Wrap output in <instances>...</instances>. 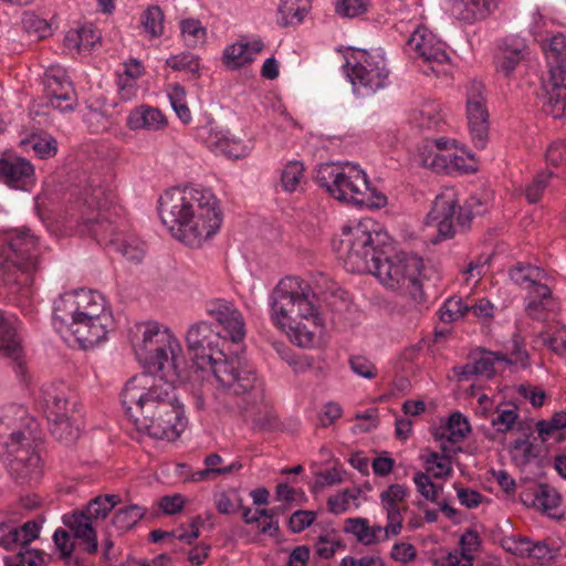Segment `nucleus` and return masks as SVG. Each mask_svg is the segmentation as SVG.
I'll use <instances>...</instances> for the list:
<instances>
[{
  "label": "nucleus",
  "instance_id": "c9c22d12",
  "mask_svg": "<svg viewBox=\"0 0 566 566\" xmlns=\"http://www.w3.org/2000/svg\"><path fill=\"white\" fill-rule=\"evenodd\" d=\"M342 170L343 166L333 163L322 164L316 169L314 179L319 187L324 188L331 195V190H334V187L338 182Z\"/></svg>",
  "mask_w": 566,
  "mask_h": 566
},
{
  "label": "nucleus",
  "instance_id": "c03bdc74",
  "mask_svg": "<svg viewBox=\"0 0 566 566\" xmlns=\"http://www.w3.org/2000/svg\"><path fill=\"white\" fill-rule=\"evenodd\" d=\"M413 482L417 486L419 493L428 501L438 503V494L439 491L442 490L441 486H437L429 478L428 474L423 472H417L413 476Z\"/></svg>",
  "mask_w": 566,
  "mask_h": 566
},
{
  "label": "nucleus",
  "instance_id": "a18cd8bd",
  "mask_svg": "<svg viewBox=\"0 0 566 566\" xmlns=\"http://www.w3.org/2000/svg\"><path fill=\"white\" fill-rule=\"evenodd\" d=\"M360 494V490L356 489L355 491H350L345 489L340 493L335 496H329L327 500V506L329 512L334 514H340L347 511L349 501L358 499Z\"/></svg>",
  "mask_w": 566,
  "mask_h": 566
},
{
  "label": "nucleus",
  "instance_id": "0e129e2a",
  "mask_svg": "<svg viewBox=\"0 0 566 566\" xmlns=\"http://www.w3.org/2000/svg\"><path fill=\"white\" fill-rule=\"evenodd\" d=\"M417 555L413 545L408 543H397L394 545L390 556L392 559L407 563L412 560Z\"/></svg>",
  "mask_w": 566,
  "mask_h": 566
},
{
  "label": "nucleus",
  "instance_id": "680f3d73",
  "mask_svg": "<svg viewBox=\"0 0 566 566\" xmlns=\"http://www.w3.org/2000/svg\"><path fill=\"white\" fill-rule=\"evenodd\" d=\"M76 31L78 32L80 44L82 45L83 51L91 50L101 39L99 33L92 24L83 25L82 28L76 29Z\"/></svg>",
  "mask_w": 566,
  "mask_h": 566
},
{
  "label": "nucleus",
  "instance_id": "7ed1b4c3",
  "mask_svg": "<svg viewBox=\"0 0 566 566\" xmlns=\"http://www.w3.org/2000/svg\"><path fill=\"white\" fill-rule=\"evenodd\" d=\"M312 297L310 285L293 276L282 279L270 297L272 321L301 347L313 346L324 327Z\"/></svg>",
  "mask_w": 566,
  "mask_h": 566
},
{
  "label": "nucleus",
  "instance_id": "69168bd1",
  "mask_svg": "<svg viewBox=\"0 0 566 566\" xmlns=\"http://www.w3.org/2000/svg\"><path fill=\"white\" fill-rule=\"evenodd\" d=\"M474 369L476 371V375H482L488 378H491L494 373V357L492 355H489L486 350L483 352L480 358L475 359L473 361Z\"/></svg>",
  "mask_w": 566,
  "mask_h": 566
},
{
  "label": "nucleus",
  "instance_id": "8fccbe9b",
  "mask_svg": "<svg viewBox=\"0 0 566 566\" xmlns=\"http://www.w3.org/2000/svg\"><path fill=\"white\" fill-rule=\"evenodd\" d=\"M469 310L468 304H463V301L461 297L453 296L447 300V302L443 305V311L441 314L442 321H455L460 317H463Z\"/></svg>",
  "mask_w": 566,
  "mask_h": 566
},
{
  "label": "nucleus",
  "instance_id": "7c9ffc66",
  "mask_svg": "<svg viewBox=\"0 0 566 566\" xmlns=\"http://www.w3.org/2000/svg\"><path fill=\"white\" fill-rule=\"evenodd\" d=\"M418 158L421 166L436 172L444 171L451 163L450 158L440 154V151L434 149L433 145L429 143L419 148Z\"/></svg>",
  "mask_w": 566,
  "mask_h": 566
},
{
  "label": "nucleus",
  "instance_id": "473e14b6",
  "mask_svg": "<svg viewBox=\"0 0 566 566\" xmlns=\"http://www.w3.org/2000/svg\"><path fill=\"white\" fill-rule=\"evenodd\" d=\"M165 15L160 7H148L140 17V23L148 35L154 39L158 38L164 32Z\"/></svg>",
  "mask_w": 566,
  "mask_h": 566
},
{
  "label": "nucleus",
  "instance_id": "ddd939ff",
  "mask_svg": "<svg viewBox=\"0 0 566 566\" xmlns=\"http://www.w3.org/2000/svg\"><path fill=\"white\" fill-rule=\"evenodd\" d=\"M118 501L117 495H98L87 503L85 510L63 516L64 525L73 532L76 538L83 541L87 553L95 554L97 552V536L93 528V522L99 518L104 520Z\"/></svg>",
  "mask_w": 566,
  "mask_h": 566
},
{
  "label": "nucleus",
  "instance_id": "ea45409f",
  "mask_svg": "<svg viewBox=\"0 0 566 566\" xmlns=\"http://www.w3.org/2000/svg\"><path fill=\"white\" fill-rule=\"evenodd\" d=\"M181 33L184 36L188 38L189 46H197L198 44H203L207 38V31L201 25L199 20L196 19H185L180 23Z\"/></svg>",
  "mask_w": 566,
  "mask_h": 566
},
{
  "label": "nucleus",
  "instance_id": "c85d7f7f",
  "mask_svg": "<svg viewBox=\"0 0 566 566\" xmlns=\"http://www.w3.org/2000/svg\"><path fill=\"white\" fill-rule=\"evenodd\" d=\"M526 422L525 420H518V412L516 406L513 408L496 407L492 418L491 424L495 428L496 433H507L514 429L518 431V423Z\"/></svg>",
  "mask_w": 566,
  "mask_h": 566
},
{
  "label": "nucleus",
  "instance_id": "e433bc0d",
  "mask_svg": "<svg viewBox=\"0 0 566 566\" xmlns=\"http://www.w3.org/2000/svg\"><path fill=\"white\" fill-rule=\"evenodd\" d=\"M538 438L546 442L555 432L566 428V411H558L551 419L539 420L535 424Z\"/></svg>",
  "mask_w": 566,
  "mask_h": 566
},
{
  "label": "nucleus",
  "instance_id": "9b49d317",
  "mask_svg": "<svg viewBox=\"0 0 566 566\" xmlns=\"http://www.w3.org/2000/svg\"><path fill=\"white\" fill-rule=\"evenodd\" d=\"M549 78L543 83V111L553 118H566V36H552L546 50Z\"/></svg>",
  "mask_w": 566,
  "mask_h": 566
},
{
  "label": "nucleus",
  "instance_id": "412c9836",
  "mask_svg": "<svg viewBox=\"0 0 566 566\" xmlns=\"http://www.w3.org/2000/svg\"><path fill=\"white\" fill-rule=\"evenodd\" d=\"M208 313L222 326L224 339L229 337L234 343L243 339L245 335L244 321L233 304L219 300L210 305Z\"/></svg>",
  "mask_w": 566,
  "mask_h": 566
},
{
  "label": "nucleus",
  "instance_id": "9d476101",
  "mask_svg": "<svg viewBox=\"0 0 566 566\" xmlns=\"http://www.w3.org/2000/svg\"><path fill=\"white\" fill-rule=\"evenodd\" d=\"M6 242L9 250L2 264L3 282L12 292L23 285L24 292L29 293L30 275L38 268V240L30 230L15 229L8 234Z\"/></svg>",
  "mask_w": 566,
  "mask_h": 566
},
{
  "label": "nucleus",
  "instance_id": "2f4dec72",
  "mask_svg": "<svg viewBox=\"0 0 566 566\" xmlns=\"http://www.w3.org/2000/svg\"><path fill=\"white\" fill-rule=\"evenodd\" d=\"M145 510L138 505H129L119 509L112 518L113 526L119 531L125 532L133 528L138 521L143 518Z\"/></svg>",
  "mask_w": 566,
  "mask_h": 566
},
{
  "label": "nucleus",
  "instance_id": "a878e982",
  "mask_svg": "<svg viewBox=\"0 0 566 566\" xmlns=\"http://www.w3.org/2000/svg\"><path fill=\"white\" fill-rule=\"evenodd\" d=\"M166 124V117L158 108L146 105L136 107L127 117V125L130 129L158 130L165 127Z\"/></svg>",
  "mask_w": 566,
  "mask_h": 566
},
{
  "label": "nucleus",
  "instance_id": "09e8293b",
  "mask_svg": "<svg viewBox=\"0 0 566 566\" xmlns=\"http://www.w3.org/2000/svg\"><path fill=\"white\" fill-rule=\"evenodd\" d=\"M241 468L242 464L239 461H234L221 470H210L206 467V469L193 472L188 480L191 482L212 481L217 475L230 474L240 470Z\"/></svg>",
  "mask_w": 566,
  "mask_h": 566
},
{
  "label": "nucleus",
  "instance_id": "cd10ccee",
  "mask_svg": "<svg viewBox=\"0 0 566 566\" xmlns=\"http://www.w3.org/2000/svg\"><path fill=\"white\" fill-rule=\"evenodd\" d=\"M250 43L237 42L226 48L222 62L229 70H238L253 61Z\"/></svg>",
  "mask_w": 566,
  "mask_h": 566
},
{
  "label": "nucleus",
  "instance_id": "bb28decb",
  "mask_svg": "<svg viewBox=\"0 0 566 566\" xmlns=\"http://www.w3.org/2000/svg\"><path fill=\"white\" fill-rule=\"evenodd\" d=\"M312 8V0H281L279 13L283 27L300 24Z\"/></svg>",
  "mask_w": 566,
  "mask_h": 566
},
{
  "label": "nucleus",
  "instance_id": "f257e3e1",
  "mask_svg": "<svg viewBox=\"0 0 566 566\" xmlns=\"http://www.w3.org/2000/svg\"><path fill=\"white\" fill-rule=\"evenodd\" d=\"M174 380L142 373L126 382L122 403L139 432L172 441L186 429L184 405L176 394Z\"/></svg>",
  "mask_w": 566,
  "mask_h": 566
},
{
  "label": "nucleus",
  "instance_id": "bf43d9fd",
  "mask_svg": "<svg viewBox=\"0 0 566 566\" xmlns=\"http://www.w3.org/2000/svg\"><path fill=\"white\" fill-rule=\"evenodd\" d=\"M29 143H32L33 150L41 158H49L56 154V140L50 138H32Z\"/></svg>",
  "mask_w": 566,
  "mask_h": 566
},
{
  "label": "nucleus",
  "instance_id": "f8f14e48",
  "mask_svg": "<svg viewBox=\"0 0 566 566\" xmlns=\"http://www.w3.org/2000/svg\"><path fill=\"white\" fill-rule=\"evenodd\" d=\"M331 196L338 201L350 202L359 208L378 209L387 203L385 195L370 188L365 171L349 163L343 166L338 182L334 190H331Z\"/></svg>",
  "mask_w": 566,
  "mask_h": 566
},
{
  "label": "nucleus",
  "instance_id": "72a5a7b5",
  "mask_svg": "<svg viewBox=\"0 0 566 566\" xmlns=\"http://www.w3.org/2000/svg\"><path fill=\"white\" fill-rule=\"evenodd\" d=\"M525 44L523 42L516 43L514 46H505L503 53L497 57L496 66L497 70L509 76L516 65L524 57Z\"/></svg>",
  "mask_w": 566,
  "mask_h": 566
},
{
  "label": "nucleus",
  "instance_id": "a19ab883",
  "mask_svg": "<svg viewBox=\"0 0 566 566\" xmlns=\"http://www.w3.org/2000/svg\"><path fill=\"white\" fill-rule=\"evenodd\" d=\"M344 532L356 536L357 541L366 546L374 545L373 535H368V521L363 517H350L345 521Z\"/></svg>",
  "mask_w": 566,
  "mask_h": 566
},
{
  "label": "nucleus",
  "instance_id": "39448f33",
  "mask_svg": "<svg viewBox=\"0 0 566 566\" xmlns=\"http://www.w3.org/2000/svg\"><path fill=\"white\" fill-rule=\"evenodd\" d=\"M142 327L143 340L135 353L145 373H160V376L169 379H185L186 360L179 340L168 328H161L156 322Z\"/></svg>",
  "mask_w": 566,
  "mask_h": 566
},
{
  "label": "nucleus",
  "instance_id": "13d9d810",
  "mask_svg": "<svg viewBox=\"0 0 566 566\" xmlns=\"http://www.w3.org/2000/svg\"><path fill=\"white\" fill-rule=\"evenodd\" d=\"M530 544L531 538L525 536H509L505 537L502 542V546L507 552L516 556H526V552H528Z\"/></svg>",
  "mask_w": 566,
  "mask_h": 566
},
{
  "label": "nucleus",
  "instance_id": "aec40b11",
  "mask_svg": "<svg viewBox=\"0 0 566 566\" xmlns=\"http://www.w3.org/2000/svg\"><path fill=\"white\" fill-rule=\"evenodd\" d=\"M406 497L407 489L401 484H390L380 493V503L387 513L388 521L382 541L400 534L403 521L400 504L405 502Z\"/></svg>",
  "mask_w": 566,
  "mask_h": 566
},
{
  "label": "nucleus",
  "instance_id": "6e6552de",
  "mask_svg": "<svg viewBox=\"0 0 566 566\" xmlns=\"http://www.w3.org/2000/svg\"><path fill=\"white\" fill-rule=\"evenodd\" d=\"M41 399L54 439L71 446L80 437L75 416L82 410L77 394L64 382L50 384L41 388Z\"/></svg>",
  "mask_w": 566,
  "mask_h": 566
},
{
  "label": "nucleus",
  "instance_id": "6ab92c4d",
  "mask_svg": "<svg viewBox=\"0 0 566 566\" xmlns=\"http://www.w3.org/2000/svg\"><path fill=\"white\" fill-rule=\"evenodd\" d=\"M60 306L54 307V317L66 323L82 348L93 347L106 338L112 321L83 319L82 317L63 315Z\"/></svg>",
  "mask_w": 566,
  "mask_h": 566
},
{
  "label": "nucleus",
  "instance_id": "de8ad7c7",
  "mask_svg": "<svg viewBox=\"0 0 566 566\" xmlns=\"http://www.w3.org/2000/svg\"><path fill=\"white\" fill-rule=\"evenodd\" d=\"M368 0H337L335 10L343 18H355L367 10Z\"/></svg>",
  "mask_w": 566,
  "mask_h": 566
},
{
  "label": "nucleus",
  "instance_id": "338daca9",
  "mask_svg": "<svg viewBox=\"0 0 566 566\" xmlns=\"http://www.w3.org/2000/svg\"><path fill=\"white\" fill-rule=\"evenodd\" d=\"M457 495L462 505L468 509L476 507L482 501V494L468 488H457Z\"/></svg>",
  "mask_w": 566,
  "mask_h": 566
},
{
  "label": "nucleus",
  "instance_id": "6e6d98bb",
  "mask_svg": "<svg viewBox=\"0 0 566 566\" xmlns=\"http://www.w3.org/2000/svg\"><path fill=\"white\" fill-rule=\"evenodd\" d=\"M422 129H434L441 123V116L436 106H427L419 111V117L416 118Z\"/></svg>",
  "mask_w": 566,
  "mask_h": 566
},
{
  "label": "nucleus",
  "instance_id": "2eb2a0df",
  "mask_svg": "<svg viewBox=\"0 0 566 566\" xmlns=\"http://www.w3.org/2000/svg\"><path fill=\"white\" fill-rule=\"evenodd\" d=\"M467 117L472 142L483 149L489 135V112L486 108L485 86L472 80L467 87Z\"/></svg>",
  "mask_w": 566,
  "mask_h": 566
},
{
  "label": "nucleus",
  "instance_id": "e2e57ef3",
  "mask_svg": "<svg viewBox=\"0 0 566 566\" xmlns=\"http://www.w3.org/2000/svg\"><path fill=\"white\" fill-rule=\"evenodd\" d=\"M338 547H342L339 541L332 542L327 535H321L316 543V554L322 558L328 559L335 555Z\"/></svg>",
  "mask_w": 566,
  "mask_h": 566
},
{
  "label": "nucleus",
  "instance_id": "1a4fd4ad",
  "mask_svg": "<svg viewBox=\"0 0 566 566\" xmlns=\"http://www.w3.org/2000/svg\"><path fill=\"white\" fill-rule=\"evenodd\" d=\"M485 211L486 208L479 197L471 196L464 206H460L455 190L446 188L436 196L431 210L427 214L426 223L437 228L439 239H451L455 233V216L457 226L467 230L470 228L473 217L481 216Z\"/></svg>",
  "mask_w": 566,
  "mask_h": 566
},
{
  "label": "nucleus",
  "instance_id": "5fc2aeb1",
  "mask_svg": "<svg viewBox=\"0 0 566 566\" xmlns=\"http://www.w3.org/2000/svg\"><path fill=\"white\" fill-rule=\"evenodd\" d=\"M23 27L29 33H34L39 39L46 38L51 32L49 23L34 14H25Z\"/></svg>",
  "mask_w": 566,
  "mask_h": 566
},
{
  "label": "nucleus",
  "instance_id": "f03ea898",
  "mask_svg": "<svg viewBox=\"0 0 566 566\" xmlns=\"http://www.w3.org/2000/svg\"><path fill=\"white\" fill-rule=\"evenodd\" d=\"M158 211L172 237L191 248H200L222 223L219 200L209 189L166 191L159 199Z\"/></svg>",
  "mask_w": 566,
  "mask_h": 566
},
{
  "label": "nucleus",
  "instance_id": "4be33fe9",
  "mask_svg": "<svg viewBox=\"0 0 566 566\" xmlns=\"http://www.w3.org/2000/svg\"><path fill=\"white\" fill-rule=\"evenodd\" d=\"M0 177L10 187L28 190L34 182V167L21 157L0 159Z\"/></svg>",
  "mask_w": 566,
  "mask_h": 566
},
{
  "label": "nucleus",
  "instance_id": "f704fd0d",
  "mask_svg": "<svg viewBox=\"0 0 566 566\" xmlns=\"http://www.w3.org/2000/svg\"><path fill=\"white\" fill-rule=\"evenodd\" d=\"M168 97L172 109L182 123L191 120V112L187 105L185 88L176 83L169 86Z\"/></svg>",
  "mask_w": 566,
  "mask_h": 566
},
{
  "label": "nucleus",
  "instance_id": "864d4df0",
  "mask_svg": "<svg viewBox=\"0 0 566 566\" xmlns=\"http://www.w3.org/2000/svg\"><path fill=\"white\" fill-rule=\"evenodd\" d=\"M350 369L358 376L373 379L377 376L376 366L364 356H353L349 358Z\"/></svg>",
  "mask_w": 566,
  "mask_h": 566
},
{
  "label": "nucleus",
  "instance_id": "4468645a",
  "mask_svg": "<svg viewBox=\"0 0 566 566\" xmlns=\"http://www.w3.org/2000/svg\"><path fill=\"white\" fill-rule=\"evenodd\" d=\"M187 345L193 353V360L199 368L210 366L213 368L214 363L222 360L226 355L220 348L224 343V338L220 332H214L207 322L193 324L186 336Z\"/></svg>",
  "mask_w": 566,
  "mask_h": 566
},
{
  "label": "nucleus",
  "instance_id": "a211bd4d",
  "mask_svg": "<svg viewBox=\"0 0 566 566\" xmlns=\"http://www.w3.org/2000/svg\"><path fill=\"white\" fill-rule=\"evenodd\" d=\"M57 306H63L62 312L69 307L67 316L82 317L83 319L112 321L111 313L106 311L105 300L95 291L81 290L73 295L60 298Z\"/></svg>",
  "mask_w": 566,
  "mask_h": 566
},
{
  "label": "nucleus",
  "instance_id": "37998d69",
  "mask_svg": "<svg viewBox=\"0 0 566 566\" xmlns=\"http://www.w3.org/2000/svg\"><path fill=\"white\" fill-rule=\"evenodd\" d=\"M427 471L432 472L437 479L447 478L451 474V460L447 455H440L437 452H431L427 459Z\"/></svg>",
  "mask_w": 566,
  "mask_h": 566
},
{
  "label": "nucleus",
  "instance_id": "20e7f679",
  "mask_svg": "<svg viewBox=\"0 0 566 566\" xmlns=\"http://www.w3.org/2000/svg\"><path fill=\"white\" fill-rule=\"evenodd\" d=\"M211 370L221 388L237 397L235 406L243 420L259 423L264 409L263 388L249 363L238 355L226 356Z\"/></svg>",
  "mask_w": 566,
  "mask_h": 566
},
{
  "label": "nucleus",
  "instance_id": "dca6fc26",
  "mask_svg": "<svg viewBox=\"0 0 566 566\" xmlns=\"http://www.w3.org/2000/svg\"><path fill=\"white\" fill-rule=\"evenodd\" d=\"M347 75L354 87L359 85L368 92H377L387 85L389 70L381 55L361 51L360 57L349 69Z\"/></svg>",
  "mask_w": 566,
  "mask_h": 566
},
{
  "label": "nucleus",
  "instance_id": "58836bf2",
  "mask_svg": "<svg viewBox=\"0 0 566 566\" xmlns=\"http://www.w3.org/2000/svg\"><path fill=\"white\" fill-rule=\"evenodd\" d=\"M471 428L468 419L461 412H453L448 420L447 431H448V441L452 443H457L463 441Z\"/></svg>",
  "mask_w": 566,
  "mask_h": 566
},
{
  "label": "nucleus",
  "instance_id": "4c0bfd02",
  "mask_svg": "<svg viewBox=\"0 0 566 566\" xmlns=\"http://www.w3.org/2000/svg\"><path fill=\"white\" fill-rule=\"evenodd\" d=\"M304 174V165L302 161H289L281 174V186L287 192L296 190Z\"/></svg>",
  "mask_w": 566,
  "mask_h": 566
},
{
  "label": "nucleus",
  "instance_id": "f3484780",
  "mask_svg": "<svg viewBox=\"0 0 566 566\" xmlns=\"http://www.w3.org/2000/svg\"><path fill=\"white\" fill-rule=\"evenodd\" d=\"M407 45L427 64V67H423L424 74H446L449 55L443 44L434 42L433 34L426 27H418L409 36Z\"/></svg>",
  "mask_w": 566,
  "mask_h": 566
},
{
  "label": "nucleus",
  "instance_id": "b1692460",
  "mask_svg": "<svg viewBox=\"0 0 566 566\" xmlns=\"http://www.w3.org/2000/svg\"><path fill=\"white\" fill-rule=\"evenodd\" d=\"M0 353L13 361L17 371L23 373L24 364L20 338L12 324L2 316H0Z\"/></svg>",
  "mask_w": 566,
  "mask_h": 566
},
{
  "label": "nucleus",
  "instance_id": "423d86ee",
  "mask_svg": "<svg viewBox=\"0 0 566 566\" xmlns=\"http://www.w3.org/2000/svg\"><path fill=\"white\" fill-rule=\"evenodd\" d=\"M386 247L382 244L381 233L375 230V223L370 219L354 227H345L342 239L334 242L335 252L346 271L352 273H371Z\"/></svg>",
  "mask_w": 566,
  "mask_h": 566
},
{
  "label": "nucleus",
  "instance_id": "79ce46f5",
  "mask_svg": "<svg viewBox=\"0 0 566 566\" xmlns=\"http://www.w3.org/2000/svg\"><path fill=\"white\" fill-rule=\"evenodd\" d=\"M553 176L549 170L538 172L531 184L525 188V196L530 203H536L542 198L548 182Z\"/></svg>",
  "mask_w": 566,
  "mask_h": 566
},
{
  "label": "nucleus",
  "instance_id": "393cba45",
  "mask_svg": "<svg viewBox=\"0 0 566 566\" xmlns=\"http://www.w3.org/2000/svg\"><path fill=\"white\" fill-rule=\"evenodd\" d=\"M518 431L522 437L515 439L509 450L512 455L513 462L517 465H526L533 459L538 457L536 448L530 438L533 433L532 427L527 422L518 423Z\"/></svg>",
  "mask_w": 566,
  "mask_h": 566
},
{
  "label": "nucleus",
  "instance_id": "4d7b16f0",
  "mask_svg": "<svg viewBox=\"0 0 566 566\" xmlns=\"http://www.w3.org/2000/svg\"><path fill=\"white\" fill-rule=\"evenodd\" d=\"M166 64L175 71L189 70L192 73L198 72L199 65L190 53L174 55L166 61Z\"/></svg>",
  "mask_w": 566,
  "mask_h": 566
},
{
  "label": "nucleus",
  "instance_id": "c756f323",
  "mask_svg": "<svg viewBox=\"0 0 566 566\" xmlns=\"http://www.w3.org/2000/svg\"><path fill=\"white\" fill-rule=\"evenodd\" d=\"M532 497V505L541 509L542 511H551L560 504L559 493L548 484H538L534 488L532 493L526 494Z\"/></svg>",
  "mask_w": 566,
  "mask_h": 566
},
{
  "label": "nucleus",
  "instance_id": "052dcab7",
  "mask_svg": "<svg viewBox=\"0 0 566 566\" xmlns=\"http://www.w3.org/2000/svg\"><path fill=\"white\" fill-rule=\"evenodd\" d=\"M160 510L168 515L179 513L185 505V499L180 494L165 495L158 503Z\"/></svg>",
  "mask_w": 566,
  "mask_h": 566
},
{
  "label": "nucleus",
  "instance_id": "5701e85b",
  "mask_svg": "<svg viewBox=\"0 0 566 566\" xmlns=\"http://www.w3.org/2000/svg\"><path fill=\"white\" fill-rule=\"evenodd\" d=\"M499 0H460L452 8L453 14L465 23L486 19L496 8Z\"/></svg>",
  "mask_w": 566,
  "mask_h": 566
},
{
  "label": "nucleus",
  "instance_id": "49530a36",
  "mask_svg": "<svg viewBox=\"0 0 566 566\" xmlns=\"http://www.w3.org/2000/svg\"><path fill=\"white\" fill-rule=\"evenodd\" d=\"M65 88L66 92L49 98L50 105L62 113L73 111L77 105V96L73 86L66 85Z\"/></svg>",
  "mask_w": 566,
  "mask_h": 566
},
{
  "label": "nucleus",
  "instance_id": "3c124183",
  "mask_svg": "<svg viewBox=\"0 0 566 566\" xmlns=\"http://www.w3.org/2000/svg\"><path fill=\"white\" fill-rule=\"evenodd\" d=\"M541 275V270L538 268L527 265H517L510 271L511 279L518 285H524L525 283L535 284L536 280Z\"/></svg>",
  "mask_w": 566,
  "mask_h": 566
},
{
  "label": "nucleus",
  "instance_id": "0eeeda50",
  "mask_svg": "<svg viewBox=\"0 0 566 566\" xmlns=\"http://www.w3.org/2000/svg\"><path fill=\"white\" fill-rule=\"evenodd\" d=\"M423 261L421 258L403 251H394L387 245L379 262L371 271L387 289L408 296L413 303L424 301L422 283L419 280Z\"/></svg>",
  "mask_w": 566,
  "mask_h": 566
},
{
  "label": "nucleus",
  "instance_id": "774afa93",
  "mask_svg": "<svg viewBox=\"0 0 566 566\" xmlns=\"http://www.w3.org/2000/svg\"><path fill=\"white\" fill-rule=\"evenodd\" d=\"M70 534L67 531L63 528H59L54 532L53 539L56 547L60 549L62 557L66 558L70 557L73 553V544H69L70 542Z\"/></svg>",
  "mask_w": 566,
  "mask_h": 566
},
{
  "label": "nucleus",
  "instance_id": "603ef678",
  "mask_svg": "<svg viewBox=\"0 0 566 566\" xmlns=\"http://www.w3.org/2000/svg\"><path fill=\"white\" fill-rule=\"evenodd\" d=\"M316 518V512L307 510H298L294 512L289 520L290 530L297 534L311 526Z\"/></svg>",
  "mask_w": 566,
  "mask_h": 566
}]
</instances>
